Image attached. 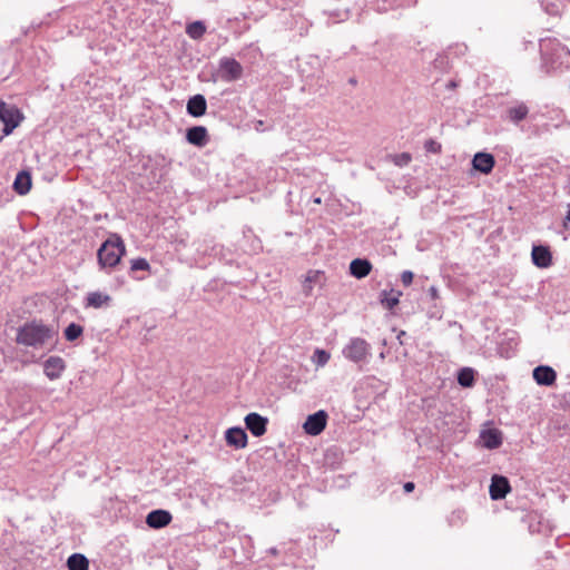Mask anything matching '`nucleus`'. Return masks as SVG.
<instances>
[{"instance_id":"27","label":"nucleus","mask_w":570,"mask_h":570,"mask_svg":"<svg viewBox=\"0 0 570 570\" xmlns=\"http://www.w3.org/2000/svg\"><path fill=\"white\" fill-rule=\"evenodd\" d=\"M83 332V328L81 325L76 323H70L66 330H65V337L67 341H75L77 340Z\"/></svg>"},{"instance_id":"4","label":"nucleus","mask_w":570,"mask_h":570,"mask_svg":"<svg viewBox=\"0 0 570 570\" xmlns=\"http://www.w3.org/2000/svg\"><path fill=\"white\" fill-rule=\"evenodd\" d=\"M22 116L18 108L0 100V121L3 122L2 132L8 136L19 126Z\"/></svg>"},{"instance_id":"33","label":"nucleus","mask_w":570,"mask_h":570,"mask_svg":"<svg viewBox=\"0 0 570 570\" xmlns=\"http://www.w3.org/2000/svg\"><path fill=\"white\" fill-rule=\"evenodd\" d=\"M429 294L431 296L432 299H436L439 297V291L435 286H431L429 288Z\"/></svg>"},{"instance_id":"31","label":"nucleus","mask_w":570,"mask_h":570,"mask_svg":"<svg viewBox=\"0 0 570 570\" xmlns=\"http://www.w3.org/2000/svg\"><path fill=\"white\" fill-rule=\"evenodd\" d=\"M424 148L429 153L439 154L441 151V144L434 139H428L424 142Z\"/></svg>"},{"instance_id":"11","label":"nucleus","mask_w":570,"mask_h":570,"mask_svg":"<svg viewBox=\"0 0 570 570\" xmlns=\"http://www.w3.org/2000/svg\"><path fill=\"white\" fill-rule=\"evenodd\" d=\"M171 514L167 510H153L147 514L146 523L153 529H161L171 521Z\"/></svg>"},{"instance_id":"26","label":"nucleus","mask_w":570,"mask_h":570,"mask_svg":"<svg viewBox=\"0 0 570 570\" xmlns=\"http://www.w3.org/2000/svg\"><path fill=\"white\" fill-rule=\"evenodd\" d=\"M529 114V109L524 104L508 109V118L514 124L523 120Z\"/></svg>"},{"instance_id":"29","label":"nucleus","mask_w":570,"mask_h":570,"mask_svg":"<svg viewBox=\"0 0 570 570\" xmlns=\"http://www.w3.org/2000/svg\"><path fill=\"white\" fill-rule=\"evenodd\" d=\"M412 157L409 153H401L393 156V161L399 167H404L410 164Z\"/></svg>"},{"instance_id":"36","label":"nucleus","mask_w":570,"mask_h":570,"mask_svg":"<svg viewBox=\"0 0 570 570\" xmlns=\"http://www.w3.org/2000/svg\"><path fill=\"white\" fill-rule=\"evenodd\" d=\"M313 356H330L324 350L316 348Z\"/></svg>"},{"instance_id":"6","label":"nucleus","mask_w":570,"mask_h":570,"mask_svg":"<svg viewBox=\"0 0 570 570\" xmlns=\"http://www.w3.org/2000/svg\"><path fill=\"white\" fill-rule=\"evenodd\" d=\"M326 422L327 413L323 410H320L316 413L307 416L305 423L303 424V429L307 434L315 436L324 431Z\"/></svg>"},{"instance_id":"7","label":"nucleus","mask_w":570,"mask_h":570,"mask_svg":"<svg viewBox=\"0 0 570 570\" xmlns=\"http://www.w3.org/2000/svg\"><path fill=\"white\" fill-rule=\"evenodd\" d=\"M244 422L246 429L256 438L264 435L267 431L268 419L256 412L248 413Z\"/></svg>"},{"instance_id":"1","label":"nucleus","mask_w":570,"mask_h":570,"mask_svg":"<svg viewBox=\"0 0 570 570\" xmlns=\"http://www.w3.org/2000/svg\"><path fill=\"white\" fill-rule=\"evenodd\" d=\"M58 331L52 325L41 322H29L19 327L17 333V342L21 345L31 346L33 348H46L48 351L57 343Z\"/></svg>"},{"instance_id":"16","label":"nucleus","mask_w":570,"mask_h":570,"mask_svg":"<svg viewBox=\"0 0 570 570\" xmlns=\"http://www.w3.org/2000/svg\"><path fill=\"white\" fill-rule=\"evenodd\" d=\"M481 442L489 450L498 449L502 444V433L498 429H488L480 434Z\"/></svg>"},{"instance_id":"3","label":"nucleus","mask_w":570,"mask_h":570,"mask_svg":"<svg viewBox=\"0 0 570 570\" xmlns=\"http://www.w3.org/2000/svg\"><path fill=\"white\" fill-rule=\"evenodd\" d=\"M125 253L126 247L122 238L117 234H112L101 244L97 252L98 264L101 268H112L119 264Z\"/></svg>"},{"instance_id":"40","label":"nucleus","mask_w":570,"mask_h":570,"mask_svg":"<svg viewBox=\"0 0 570 570\" xmlns=\"http://www.w3.org/2000/svg\"><path fill=\"white\" fill-rule=\"evenodd\" d=\"M313 202H314L315 204H321V198H320V197H316V198H314V200H313Z\"/></svg>"},{"instance_id":"24","label":"nucleus","mask_w":570,"mask_h":570,"mask_svg":"<svg viewBox=\"0 0 570 570\" xmlns=\"http://www.w3.org/2000/svg\"><path fill=\"white\" fill-rule=\"evenodd\" d=\"M206 24L200 20L190 22L186 27V33L188 35L189 38L194 40L202 39L206 33Z\"/></svg>"},{"instance_id":"17","label":"nucleus","mask_w":570,"mask_h":570,"mask_svg":"<svg viewBox=\"0 0 570 570\" xmlns=\"http://www.w3.org/2000/svg\"><path fill=\"white\" fill-rule=\"evenodd\" d=\"M372 271V264L366 258H355L350 263V273L355 278H364Z\"/></svg>"},{"instance_id":"30","label":"nucleus","mask_w":570,"mask_h":570,"mask_svg":"<svg viewBox=\"0 0 570 570\" xmlns=\"http://www.w3.org/2000/svg\"><path fill=\"white\" fill-rule=\"evenodd\" d=\"M149 263L147 262V259L145 258H136V259H132L131 261V266H130V269L132 272H136V271H148L149 269Z\"/></svg>"},{"instance_id":"38","label":"nucleus","mask_w":570,"mask_h":570,"mask_svg":"<svg viewBox=\"0 0 570 570\" xmlns=\"http://www.w3.org/2000/svg\"><path fill=\"white\" fill-rule=\"evenodd\" d=\"M564 224H566V226H567L568 228H570V209H569V210H568V213H567V216H566V223H564Z\"/></svg>"},{"instance_id":"8","label":"nucleus","mask_w":570,"mask_h":570,"mask_svg":"<svg viewBox=\"0 0 570 570\" xmlns=\"http://www.w3.org/2000/svg\"><path fill=\"white\" fill-rule=\"evenodd\" d=\"M511 491L510 482L508 478L499 474H494L491 479L490 484V497L492 500H502Z\"/></svg>"},{"instance_id":"41","label":"nucleus","mask_w":570,"mask_h":570,"mask_svg":"<svg viewBox=\"0 0 570 570\" xmlns=\"http://www.w3.org/2000/svg\"><path fill=\"white\" fill-rule=\"evenodd\" d=\"M350 82H351L352 85H355V83H356V80H355L354 78H351V79H350Z\"/></svg>"},{"instance_id":"34","label":"nucleus","mask_w":570,"mask_h":570,"mask_svg":"<svg viewBox=\"0 0 570 570\" xmlns=\"http://www.w3.org/2000/svg\"><path fill=\"white\" fill-rule=\"evenodd\" d=\"M414 488H415V484H414L413 482H406V483H404V485H403V489H404V491H405L406 493L412 492V491L414 490Z\"/></svg>"},{"instance_id":"20","label":"nucleus","mask_w":570,"mask_h":570,"mask_svg":"<svg viewBox=\"0 0 570 570\" xmlns=\"http://www.w3.org/2000/svg\"><path fill=\"white\" fill-rule=\"evenodd\" d=\"M368 344L362 338H353L344 348V356H365L367 354Z\"/></svg>"},{"instance_id":"9","label":"nucleus","mask_w":570,"mask_h":570,"mask_svg":"<svg viewBox=\"0 0 570 570\" xmlns=\"http://www.w3.org/2000/svg\"><path fill=\"white\" fill-rule=\"evenodd\" d=\"M533 380L537 384L542 386H551L554 384L557 379L556 371L548 365H539L533 368Z\"/></svg>"},{"instance_id":"23","label":"nucleus","mask_w":570,"mask_h":570,"mask_svg":"<svg viewBox=\"0 0 570 570\" xmlns=\"http://www.w3.org/2000/svg\"><path fill=\"white\" fill-rule=\"evenodd\" d=\"M68 570H88L89 561L81 553H72L67 560Z\"/></svg>"},{"instance_id":"12","label":"nucleus","mask_w":570,"mask_h":570,"mask_svg":"<svg viewBox=\"0 0 570 570\" xmlns=\"http://www.w3.org/2000/svg\"><path fill=\"white\" fill-rule=\"evenodd\" d=\"M225 440L228 445L235 449H244L247 445V434L244 429L238 426L227 429Z\"/></svg>"},{"instance_id":"5","label":"nucleus","mask_w":570,"mask_h":570,"mask_svg":"<svg viewBox=\"0 0 570 570\" xmlns=\"http://www.w3.org/2000/svg\"><path fill=\"white\" fill-rule=\"evenodd\" d=\"M219 70L220 78L227 82L238 80L243 75L242 65L234 58H222Z\"/></svg>"},{"instance_id":"15","label":"nucleus","mask_w":570,"mask_h":570,"mask_svg":"<svg viewBox=\"0 0 570 570\" xmlns=\"http://www.w3.org/2000/svg\"><path fill=\"white\" fill-rule=\"evenodd\" d=\"M475 170L482 174H490L495 165L494 157L488 153H476L472 159Z\"/></svg>"},{"instance_id":"19","label":"nucleus","mask_w":570,"mask_h":570,"mask_svg":"<svg viewBox=\"0 0 570 570\" xmlns=\"http://www.w3.org/2000/svg\"><path fill=\"white\" fill-rule=\"evenodd\" d=\"M63 358H47L43 364L45 374L50 379H58L65 370Z\"/></svg>"},{"instance_id":"28","label":"nucleus","mask_w":570,"mask_h":570,"mask_svg":"<svg viewBox=\"0 0 570 570\" xmlns=\"http://www.w3.org/2000/svg\"><path fill=\"white\" fill-rule=\"evenodd\" d=\"M294 367L288 364L281 365L278 367V374L275 375V379L279 381V384H285L287 379L293 376Z\"/></svg>"},{"instance_id":"18","label":"nucleus","mask_w":570,"mask_h":570,"mask_svg":"<svg viewBox=\"0 0 570 570\" xmlns=\"http://www.w3.org/2000/svg\"><path fill=\"white\" fill-rule=\"evenodd\" d=\"M32 185L31 175L28 170H21L17 174L13 181V189L19 195H26L30 191Z\"/></svg>"},{"instance_id":"35","label":"nucleus","mask_w":570,"mask_h":570,"mask_svg":"<svg viewBox=\"0 0 570 570\" xmlns=\"http://www.w3.org/2000/svg\"><path fill=\"white\" fill-rule=\"evenodd\" d=\"M313 360L315 361L317 368L323 367L328 361V358H313Z\"/></svg>"},{"instance_id":"2","label":"nucleus","mask_w":570,"mask_h":570,"mask_svg":"<svg viewBox=\"0 0 570 570\" xmlns=\"http://www.w3.org/2000/svg\"><path fill=\"white\" fill-rule=\"evenodd\" d=\"M541 69L547 73H552L569 67V50L558 40H542L540 43Z\"/></svg>"},{"instance_id":"25","label":"nucleus","mask_w":570,"mask_h":570,"mask_svg":"<svg viewBox=\"0 0 570 570\" xmlns=\"http://www.w3.org/2000/svg\"><path fill=\"white\" fill-rule=\"evenodd\" d=\"M475 371L472 367H462L458 373V383L462 387H472L474 385Z\"/></svg>"},{"instance_id":"14","label":"nucleus","mask_w":570,"mask_h":570,"mask_svg":"<svg viewBox=\"0 0 570 570\" xmlns=\"http://www.w3.org/2000/svg\"><path fill=\"white\" fill-rule=\"evenodd\" d=\"M186 140L197 147H204L208 142V132L204 126H194L187 129Z\"/></svg>"},{"instance_id":"13","label":"nucleus","mask_w":570,"mask_h":570,"mask_svg":"<svg viewBox=\"0 0 570 570\" xmlns=\"http://www.w3.org/2000/svg\"><path fill=\"white\" fill-rule=\"evenodd\" d=\"M188 115L198 118L206 114L207 101L204 95L197 94L190 97L186 106Z\"/></svg>"},{"instance_id":"10","label":"nucleus","mask_w":570,"mask_h":570,"mask_svg":"<svg viewBox=\"0 0 570 570\" xmlns=\"http://www.w3.org/2000/svg\"><path fill=\"white\" fill-rule=\"evenodd\" d=\"M531 258L532 263L539 268H547L552 264V255L548 246L534 245Z\"/></svg>"},{"instance_id":"21","label":"nucleus","mask_w":570,"mask_h":570,"mask_svg":"<svg viewBox=\"0 0 570 570\" xmlns=\"http://www.w3.org/2000/svg\"><path fill=\"white\" fill-rule=\"evenodd\" d=\"M401 295L402 293L400 291L384 289L380 294V302L385 308L393 309L399 304Z\"/></svg>"},{"instance_id":"22","label":"nucleus","mask_w":570,"mask_h":570,"mask_svg":"<svg viewBox=\"0 0 570 570\" xmlns=\"http://www.w3.org/2000/svg\"><path fill=\"white\" fill-rule=\"evenodd\" d=\"M87 306L94 308H100L105 305H109L111 297L108 294L101 292H91L87 295Z\"/></svg>"},{"instance_id":"39","label":"nucleus","mask_w":570,"mask_h":570,"mask_svg":"<svg viewBox=\"0 0 570 570\" xmlns=\"http://www.w3.org/2000/svg\"><path fill=\"white\" fill-rule=\"evenodd\" d=\"M269 552H271L272 554H276V553H277V549H276V548H272V549H269Z\"/></svg>"},{"instance_id":"37","label":"nucleus","mask_w":570,"mask_h":570,"mask_svg":"<svg viewBox=\"0 0 570 570\" xmlns=\"http://www.w3.org/2000/svg\"><path fill=\"white\" fill-rule=\"evenodd\" d=\"M458 83L454 80H451L448 82L446 88L448 89H454L456 88Z\"/></svg>"},{"instance_id":"32","label":"nucleus","mask_w":570,"mask_h":570,"mask_svg":"<svg viewBox=\"0 0 570 570\" xmlns=\"http://www.w3.org/2000/svg\"><path fill=\"white\" fill-rule=\"evenodd\" d=\"M414 274L411 271H404L401 274V282L404 286H409L413 282Z\"/></svg>"}]
</instances>
